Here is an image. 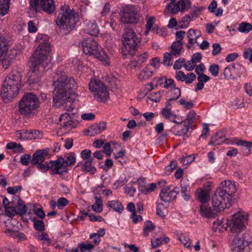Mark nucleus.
I'll use <instances>...</instances> for the list:
<instances>
[{
	"mask_svg": "<svg viewBox=\"0 0 252 252\" xmlns=\"http://www.w3.org/2000/svg\"><path fill=\"white\" fill-rule=\"evenodd\" d=\"M79 248L81 252H85L87 251L91 252L90 251L94 248V246L93 244L86 241V243H81L79 244Z\"/></svg>",
	"mask_w": 252,
	"mask_h": 252,
	"instance_id": "obj_48",
	"label": "nucleus"
},
{
	"mask_svg": "<svg viewBox=\"0 0 252 252\" xmlns=\"http://www.w3.org/2000/svg\"><path fill=\"white\" fill-rule=\"evenodd\" d=\"M180 12L187 11L191 7V2L189 0H180L178 2Z\"/></svg>",
	"mask_w": 252,
	"mask_h": 252,
	"instance_id": "obj_36",
	"label": "nucleus"
},
{
	"mask_svg": "<svg viewBox=\"0 0 252 252\" xmlns=\"http://www.w3.org/2000/svg\"><path fill=\"white\" fill-rule=\"evenodd\" d=\"M197 200L202 204H206L210 199L209 190L199 188L196 191Z\"/></svg>",
	"mask_w": 252,
	"mask_h": 252,
	"instance_id": "obj_23",
	"label": "nucleus"
},
{
	"mask_svg": "<svg viewBox=\"0 0 252 252\" xmlns=\"http://www.w3.org/2000/svg\"><path fill=\"white\" fill-rule=\"evenodd\" d=\"M184 124V127L182 128L180 130L177 131V134L178 135H186L188 132L190 131V129H192L191 126L187 124L186 121H185Z\"/></svg>",
	"mask_w": 252,
	"mask_h": 252,
	"instance_id": "obj_58",
	"label": "nucleus"
},
{
	"mask_svg": "<svg viewBox=\"0 0 252 252\" xmlns=\"http://www.w3.org/2000/svg\"><path fill=\"white\" fill-rule=\"evenodd\" d=\"M170 48L171 53L175 57H178L180 55L183 49V43L179 40H176L173 42Z\"/></svg>",
	"mask_w": 252,
	"mask_h": 252,
	"instance_id": "obj_31",
	"label": "nucleus"
},
{
	"mask_svg": "<svg viewBox=\"0 0 252 252\" xmlns=\"http://www.w3.org/2000/svg\"><path fill=\"white\" fill-rule=\"evenodd\" d=\"M190 21V17L186 15L178 22V26L180 29H186L189 27Z\"/></svg>",
	"mask_w": 252,
	"mask_h": 252,
	"instance_id": "obj_40",
	"label": "nucleus"
},
{
	"mask_svg": "<svg viewBox=\"0 0 252 252\" xmlns=\"http://www.w3.org/2000/svg\"><path fill=\"white\" fill-rule=\"evenodd\" d=\"M68 203V201L64 197H61L57 201L58 208L62 210L63 208L67 205Z\"/></svg>",
	"mask_w": 252,
	"mask_h": 252,
	"instance_id": "obj_62",
	"label": "nucleus"
},
{
	"mask_svg": "<svg viewBox=\"0 0 252 252\" xmlns=\"http://www.w3.org/2000/svg\"><path fill=\"white\" fill-rule=\"evenodd\" d=\"M7 216L11 217L17 214V208L15 206H7L5 209Z\"/></svg>",
	"mask_w": 252,
	"mask_h": 252,
	"instance_id": "obj_56",
	"label": "nucleus"
},
{
	"mask_svg": "<svg viewBox=\"0 0 252 252\" xmlns=\"http://www.w3.org/2000/svg\"><path fill=\"white\" fill-rule=\"evenodd\" d=\"M155 229V225L151 221L146 220L144 223L143 229L144 236H148L150 232L153 231Z\"/></svg>",
	"mask_w": 252,
	"mask_h": 252,
	"instance_id": "obj_33",
	"label": "nucleus"
},
{
	"mask_svg": "<svg viewBox=\"0 0 252 252\" xmlns=\"http://www.w3.org/2000/svg\"><path fill=\"white\" fill-rule=\"evenodd\" d=\"M127 182V179L126 176L124 178L121 177L117 180L113 184V189H117L123 186L125 184H126Z\"/></svg>",
	"mask_w": 252,
	"mask_h": 252,
	"instance_id": "obj_49",
	"label": "nucleus"
},
{
	"mask_svg": "<svg viewBox=\"0 0 252 252\" xmlns=\"http://www.w3.org/2000/svg\"><path fill=\"white\" fill-rule=\"evenodd\" d=\"M5 233H9L10 235L18 239L20 241H24L27 239L26 235L24 233L18 231H11L10 229H7L5 230Z\"/></svg>",
	"mask_w": 252,
	"mask_h": 252,
	"instance_id": "obj_37",
	"label": "nucleus"
},
{
	"mask_svg": "<svg viewBox=\"0 0 252 252\" xmlns=\"http://www.w3.org/2000/svg\"><path fill=\"white\" fill-rule=\"evenodd\" d=\"M106 206L109 210L112 209L114 211L120 214L122 213L124 210V206L121 202L116 200L108 201Z\"/></svg>",
	"mask_w": 252,
	"mask_h": 252,
	"instance_id": "obj_26",
	"label": "nucleus"
},
{
	"mask_svg": "<svg viewBox=\"0 0 252 252\" xmlns=\"http://www.w3.org/2000/svg\"><path fill=\"white\" fill-rule=\"evenodd\" d=\"M9 7V0H0V15H5Z\"/></svg>",
	"mask_w": 252,
	"mask_h": 252,
	"instance_id": "obj_39",
	"label": "nucleus"
},
{
	"mask_svg": "<svg viewBox=\"0 0 252 252\" xmlns=\"http://www.w3.org/2000/svg\"><path fill=\"white\" fill-rule=\"evenodd\" d=\"M250 241H252V231L247 230L243 233H238L233 238L231 250L232 252H243L245 251L246 245Z\"/></svg>",
	"mask_w": 252,
	"mask_h": 252,
	"instance_id": "obj_8",
	"label": "nucleus"
},
{
	"mask_svg": "<svg viewBox=\"0 0 252 252\" xmlns=\"http://www.w3.org/2000/svg\"><path fill=\"white\" fill-rule=\"evenodd\" d=\"M146 29H152L155 22V18L154 16L147 15L146 17Z\"/></svg>",
	"mask_w": 252,
	"mask_h": 252,
	"instance_id": "obj_57",
	"label": "nucleus"
},
{
	"mask_svg": "<svg viewBox=\"0 0 252 252\" xmlns=\"http://www.w3.org/2000/svg\"><path fill=\"white\" fill-rule=\"evenodd\" d=\"M196 75L194 73L190 72L185 74L184 81L186 84H190L196 79Z\"/></svg>",
	"mask_w": 252,
	"mask_h": 252,
	"instance_id": "obj_60",
	"label": "nucleus"
},
{
	"mask_svg": "<svg viewBox=\"0 0 252 252\" xmlns=\"http://www.w3.org/2000/svg\"><path fill=\"white\" fill-rule=\"evenodd\" d=\"M31 156L29 154H24L21 156L20 158V161L21 163L24 165H27L31 161Z\"/></svg>",
	"mask_w": 252,
	"mask_h": 252,
	"instance_id": "obj_63",
	"label": "nucleus"
},
{
	"mask_svg": "<svg viewBox=\"0 0 252 252\" xmlns=\"http://www.w3.org/2000/svg\"><path fill=\"white\" fill-rule=\"evenodd\" d=\"M59 120L61 122V125L63 128L66 129V130L72 129L77 125L70 114L67 112L62 114L59 118Z\"/></svg>",
	"mask_w": 252,
	"mask_h": 252,
	"instance_id": "obj_15",
	"label": "nucleus"
},
{
	"mask_svg": "<svg viewBox=\"0 0 252 252\" xmlns=\"http://www.w3.org/2000/svg\"><path fill=\"white\" fill-rule=\"evenodd\" d=\"M139 20V16L128 14H124L121 17L120 21L124 24H136Z\"/></svg>",
	"mask_w": 252,
	"mask_h": 252,
	"instance_id": "obj_29",
	"label": "nucleus"
},
{
	"mask_svg": "<svg viewBox=\"0 0 252 252\" xmlns=\"http://www.w3.org/2000/svg\"><path fill=\"white\" fill-rule=\"evenodd\" d=\"M21 73L12 70L4 79L1 90V96L5 103H8L17 96L21 87Z\"/></svg>",
	"mask_w": 252,
	"mask_h": 252,
	"instance_id": "obj_3",
	"label": "nucleus"
},
{
	"mask_svg": "<svg viewBox=\"0 0 252 252\" xmlns=\"http://www.w3.org/2000/svg\"><path fill=\"white\" fill-rule=\"evenodd\" d=\"M16 136L20 140H32L34 139V137L32 132L29 130L22 129L17 130L15 132Z\"/></svg>",
	"mask_w": 252,
	"mask_h": 252,
	"instance_id": "obj_30",
	"label": "nucleus"
},
{
	"mask_svg": "<svg viewBox=\"0 0 252 252\" xmlns=\"http://www.w3.org/2000/svg\"><path fill=\"white\" fill-rule=\"evenodd\" d=\"M84 32L91 35L96 36L99 33L98 25L94 20L85 21Z\"/></svg>",
	"mask_w": 252,
	"mask_h": 252,
	"instance_id": "obj_16",
	"label": "nucleus"
},
{
	"mask_svg": "<svg viewBox=\"0 0 252 252\" xmlns=\"http://www.w3.org/2000/svg\"><path fill=\"white\" fill-rule=\"evenodd\" d=\"M219 70V66L215 63L211 64L209 68V71L210 72L211 74L214 77H216L218 75Z\"/></svg>",
	"mask_w": 252,
	"mask_h": 252,
	"instance_id": "obj_55",
	"label": "nucleus"
},
{
	"mask_svg": "<svg viewBox=\"0 0 252 252\" xmlns=\"http://www.w3.org/2000/svg\"><path fill=\"white\" fill-rule=\"evenodd\" d=\"M237 145L243 146L245 148L247 154L252 152V142L243 141L242 140H238Z\"/></svg>",
	"mask_w": 252,
	"mask_h": 252,
	"instance_id": "obj_45",
	"label": "nucleus"
},
{
	"mask_svg": "<svg viewBox=\"0 0 252 252\" xmlns=\"http://www.w3.org/2000/svg\"><path fill=\"white\" fill-rule=\"evenodd\" d=\"M137 182L139 184L138 189L145 194L152 192L156 188L157 185L155 183L146 184V180L144 178L138 179Z\"/></svg>",
	"mask_w": 252,
	"mask_h": 252,
	"instance_id": "obj_17",
	"label": "nucleus"
},
{
	"mask_svg": "<svg viewBox=\"0 0 252 252\" xmlns=\"http://www.w3.org/2000/svg\"><path fill=\"white\" fill-rule=\"evenodd\" d=\"M94 57L100 60L105 65H110L111 63L110 59L101 47L95 54Z\"/></svg>",
	"mask_w": 252,
	"mask_h": 252,
	"instance_id": "obj_24",
	"label": "nucleus"
},
{
	"mask_svg": "<svg viewBox=\"0 0 252 252\" xmlns=\"http://www.w3.org/2000/svg\"><path fill=\"white\" fill-rule=\"evenodd\" d=\"M252 30V25L246 22H242L238 28V31L240 32L248 33Z\"/></svg>",
	"mask_w": 252,
	"mask_h": 252,
	"instance_id": "obj_44",
	"label": "nucleus"
},
{
	"mask_svg": "<svg viewBox=\"0 0 252 252\" xmlns=\"http://www.w3.org/2000/svg\"><path fill=\"white\" fill-rule=\"evenodd\" d=\"M106 128V123L101 122L99 124H95L91 126V136H94L95 135L100 133L105 130Z\"/></svg>",
	"mask_w": 252,
	"mask_h": 252,
	"instance_id": "obj_28",
	"label": "nucleus"
},
{
	"mask_svg": "<svg viewBox=\"0 0 252 252\" xmlns=\"http://www.w3.org/2000/svg\"><path fill=\"white\" fill-rule=\"evenodd\" d=\"M31 10L37 11L40 8L46 13L51 14L55 10V5L54 0H30Z\"/></svg>",
	"mask_w": 252,
	"mask_h": 252,
	"instance_id": "obj_10",
	"label": "nucleus"
},
{
	"mask_svg": "<svg viewBox=\"0 0 252 252\" xmlns=\"http://www.w3.org/2000/svg\"><path fill=\"white\" fill-rule=\"evenodd\" d=\"M212 203L216 212L222 211L224 209L229 208L232 206L231 201L217 190L212 196Z\"/></svg>",
	"mask_w": 252,
	"mask_h": 252,
	"instance_id": "obj_11",
	"label": "nucleus"
},
{
	"mask_svg": "<svg viewBox=\"0 0 252 252\" xmlns=\"http://www.w3.org/2000/svg\"><path fill=\"white\" fill-rule=\"evenodd\" d=\"M196 114L194 111H190L186 120L184 121V123L186 121V124L192 126Z\"/></svg>",
	"mask_w": 252,
	"mask_h": 252,
	"instance_id": "obj_59",
	"label": "nucleus"
},
{
	"mask_svg": "<svg viewBox=\"0 0 252 252\" xmlns=\"http://www.w3.org/2000/svg\"><path fill=\"white\" fill-rule=\"evenodd\" d=\"M48 154V150L47 149L36 151L32 155V158L31 159L32 164L35 165L43 162L45 159V157L47 156Z\"/></svg>",
	"mask_w": 252,
	"mask_h": 252,
	"instance_id": "obj_19",
	"label": "nucleus"
},
{
	"mask_svg": "<svg viewBox=\"0 0 252 252\" xmlns=\"http://www.w3.org/2000/svg\"><path fill=\"white\" fill-rule=\"evenodd\" d=\"M94 164L95 160L94 158L88 159L85 160L82 164L81 170L82 171L87 172L91 174H94L96 171Z\"/></svg>",
	"mask_w": 252,
	"mask_h": 252,
	"instance_id": "obj_22",
	"label": "nucleus"
},
{
	"mask_svg": "<svg viewBox=\"0 0 252 252\" xmlns=\"http://www.w3.org/2000/svg\"><path fill=\"white\" fill-rule=\"evenodd\" d=\"M235 68V65L231 64L226 67L223 71V75L224 79L229 80L233 78L232 70Z\"/></svg>",
	"mask_w": 252,
	"mask_h": 252,
	"instance_id": "obj_43",
	"label": "nucleus"
},
{
	"mask_svg": "<svg viewBox=\"0 0 252 252\" xmlns=\"http://www.w3.org/2000/svg\"><path fill=\"white\" fill-rule=\"evenodd\" d=\"M154 74V72L149 67L143 68L140 72L138 78L140 80H146Z\"/></svg>",
	"mask_w": 252,
	"mask_h": 252,
	"instance_id": "obj_34",
	"label": "nucleus"
},
{
	"mask_svg": "<svg viewBox=\"0 0 252 252\" xmlns=\"http://www.w3.org/2000/svg\"><path fill=\"white\" fill-rule=\"evenodd\" d=\"M159 197L162 201L164 203H169L176 198V195H173L170 191V187H167L161 190Z\"/></svg>",
	"mask_w": 252,
	"mask_h": 252,
	"instance_id": "obj_20",
	"label": "nucleus"
},
{
	"mask_svg": "<svg viewBox=\"0 0 252 252\" xmlns=\"http://www.w3.org/2000/svg\"><path fill=\"white\" fill-rule=\"evenodd\" d=\"M95 203L92 205L93 210L97 213H100L103 210L102 200L98 197H95Z\"/></svg>",
	"mask_w": 252,
	"mask_h": 252,
	"instance_id": "obj_42",
	"label": "nucleus"
},
{
	"mask_svg": "<svg viewBox=\"0 0 252 252\" xmlns=\"http://www.w3.org/2000/svg\"><path fill=\"white\" fill-rule=\"evenodd\" d=\"M216 190L231 201L232 195L236 191L235 183L230 180L223 181L221 183V187Z\"/></svg>",
	"mask_w": 252,
	"mask_h": 252,
	"instance_id": "obj_12",
	"label": "nucleus"
},
{
	"mask_svg": "<svg viewBox=\"0 0 252 252\" xmlns=\"http://www.w3.org/2000/svg\"><path fill=\"white\" fill-rule=\"evenodd\" d=\"M180 241L185 246V247L189 248L190 247L191 243L189 239L185 236H181L179 238Z\"/></svg>",
	"mask_w": 252,
	"mask_h": 252,
	"instance_id": "obj_64",
	"label": "nucleus"
},
{
	"mask_svg": "<svg viewBox=\"0 0 252 252\" xmlns=\"http://www.w3.org/2000/svg\"><path fill=\"white\" fill-rule=\"evenodd\" d=\"M7 50V42L4 37H0V57Z\"/></svg>",
	"mask_w": 252,
	"mask_h": 252,
	"instance_id": "obj_53",
	"label": "nucleus"
},
{
	"mask_svg": "<svg viewBox=\"0 0 252 252\" xmlns=\"http://www.w3.org/2000/svg\"><path fill=\"white\" fill-rule=\"evenodd\" d=\"M53 81L55 92L53 97L54 108H61V106L64 105V110L78 109L77 100L71 97L75 94L77 88L74 78L67 76L64 72L58 69Z\"/></svg>",
	"mask_w": 252,
	"mask_h": 252,
	"instance_id": "obj_1",
	"label": "nucleus"
},
{
	"mask_svg": "<svg viewBox=\"0 0 252 252\" xmlns=\"http://www.w3.org/2000/svg\"><path fill=\"white\" fill-rule=\"evenodd\" d=\"M33 223L34 228L38 231H43L45 230V225L43 220H38L36 217H34L30 218Z\"/></svg>",
	"mask_w": 252,
	"mask_h": 252,
	"instance_id": "obj_35",
	"label": "nucleus"
},
{
	"mask_svg": "<svg viewBox=\"0 0 252 252\" xmlns=\"http://www.w3.org/2000/svg\"><path fill=\"white\" fill-rule=\"evenodd\" d=\"M180 187L183 198L188 201L190 199V188L189 184L186 181L181 180L180 182Z\"/></svg>",
	"mask_w": 252,
	"mask_h": 252,
	"instance_id": "obj_27",
	"label": "nucleus"
},
{
	"mask_svg": "<svg viewBox=\"0 0 252 252\" xmlns=\"http://www.w3.org/2000/svg\"><path fill=\"white\" fill-rule=\"evenodd\" d=\"M201 35V32L197 30L192 29H189L187 32V37L189 42L187 44L186 47L188 49L192 47V45L197 43V39Z\"/></svg>",
	"mask_w": 252,
	"mask_h": 252,
	"instance_id": "obj_18",
	"label": "nucleus"
},
{
	"mask_svg": "<svg viewBox=\"0 0 252 252\" xmlns=\"http://www.w3.org/2000/svg\"><path fill=\"white\" fill-rule=\"evenodd\" d=\"M14 198L18 201V206L17 209V214L23 215L26 213L27 211V207L23 201H22L18 196H14Z\"/></svg>",
	"mask_w": 252,
	"mask_h": 252,
	"instance_id": "obj_32",
	"label": "nucleus"
},
{
	"mask_svg": "<svg viewBox=\"0 0 252 252\" xmlns=\"http://www.w3.org/2000/svg\"><path fill=\"white\" fill-rule=\"evenodd\" d=\"M122 41L123 55L125 56H131L135 53L138 45L140 42V39L133 29H127L123 34Z\"/></svg>",
	"mask_w": 252,
	"mask_h": 252,
	"instance_id": "obj_5",
	"label": "nucleus"
},
{
	"mask_svg": "<svg viewBox=\"0 0 252 252\" xmlns=\"http://www.w3.org/2000/svg\"><path fill=\"white\" fill-rule=\"evenodd\" d=\"M171 98L174 100H176L177 98L181 96V90L179 88L174 87L171 90Z\"/></svg>",
	"mask_w": 252,
	"mask_h": 252,
	"instance_id": "obj_52",
	"label": "nucleus"
},
{
	"mask_svg": "<svg viewBox=\"0 0 252 252\" xmlns=\"http://www.w3.org/2000/svg\"><path fill=\"white\" fill-rule=\"evenodd\" d=\"M50 51L47 43L40 44L33 55L32 68L28 73V81L30 84H35L41 80L42 72L44 69L43 63L47 60Z\"/></svg>",
	"mask_w": 252,
	"mask_h": 252,
	"instance_id": "obj_2",
	"label": "nucleus"
},
{
	"mask_svg": "<svg viewBox=\"0 0 252 252\" xmlns=\"http://www.w3.org/2000/svg\"><path fill=\"white\" fill-rule=\"evenodd\" d=\"M64 158L59 157L56 160H51L48 162L49 170L53 171V174H61L66 170H64Z\"/></svg>",
	"mask_w": 252,
	"mask_h": 252,
	"instance_id": "obj_14",
	"label": "nucleus"
},
{
	"mask_svg": "<svg viewBox=\"0 0 252 252\" xmlns=\"http://www.w3.org/2000/svg\"><path fill=\"white\" fill-rule=\"evenodd\" d=\"M173 55L170 53L166 52L163 55V63L166 66H171L173 63Z\"/></svg>",
	"mask_w": 252,
	"mask_h": 252,
	"instance_id": "obj_46",
	"label": "nucleus"
},
{
	"mask_svg": "<svg viewBox=\"0 0 252 252\" xmlns=\"http://www.w3.org/2000/svg\"><path fill=\"white\" fill-rule=\"evenodd\" d=\"M64 164H65L66 166H72L76 161L75 154L73 153H69L68 156L66 157V159H64Z\"/></svg>",
	"mask_w": 252,
	"mask_h": 252,
	"instance_id": "obj_50",
	"label": "nucleus"
},
{
	"mask_svg": "<svg viewBox=\"0 0 252 252\" xmlns=\"http://www.w3.org/2000/svg\"><path fill=\"white\" fill-rule=\"evenodd\" d=\"M196 64L191 60L188 61L184 64L185 68L188 71H192L194 69Z\"/></svg>",
	"mask_w": 252,
	"mask_h": 252,
	"instance_id": "obj_61",
	"label": "nucleus"
},
{
	"mask_svg": "<svg viewBox=\"0 0 252 252\" xmlns=\"http://www.w3.org/2000/svg\"><path fill=\"white\" fill-rule=\"evenodd\" d=\"M39 105V99L33 93H26L19 103V110H34Z\"/></svg>",
	"mask_w": 252,
	"mask_h": 252,
	"instance_id": "obj_9",
	"label": "nucleus"
},
{
	"mask_svg": "<svg viewBox=\"0 0 252 252\" xmlns=\"http://www.w3.org/2000/svg\"><path fill=\"white\" fill-rule=\"evenodd\" d=\"M35 236L39 240L46 241L47 244H50L51 243V239L49 238L48 235L45 232L42 231L41 233H37Z\"/></svg>",
	"mask_w": 252,
	"mask_h": 252,
	"instance_id": "obj_54",
	"label": "nucleus"
},
{
	"mask_svg": "<svg viewBox=\"0 0 252 252\" xmlns=\"http://www.w3.org/2000/svg\"><path fill=\"white\" fill-rule=\"evenodd\" d=\"M62 13L59 14L56 22L59 28L68 33L75 27L79 21L78 15L67 6L62 7Z\"/></svg>",
	"mask_w": 252,
	"mask_h": 252,
	"instance_id": "obj_4",
	"label": "nucleus"
},
{
	"mask_svg": "<svg viewBox=\"0 0 252 252\" xmlns=\"http://www.w3.org/2000/svg\"><path fill=\"white\" fill-rule=\"evenodd\" d=\"M139 11V8L135 5H127L126 6L123 13L138 16Z\"/></svg>",
	"mask_w": 252,
	"mask_h": 252,
	"instance_id": "obj_38",
	"label": "nucleus"
},
{
	"mask_svg": "<svg viewBox=\"0 0 252 252\" xmlns=\"http://www.w3.org/2000/svg\"><path fill=\"white\" fill-rule=\"evenodd\" d=\"M248 220V214L242 211H239L232 215V219L228 220L225 223L232 233H241L245 228V224Z\"/></svg>",
	"mask_w": 252,
	"mask_h": 252,
	"instance_id": "obj_6",
	"label": "nucleus"
},
{
	"mask_svg": "<svg viewBox=\"0 0 252 252\" xmlns=\"http://www.w3.org/2000/svg\"><path fill=\"white\" fill-rule=\"evenodd\" d=\"M216 212L214 209L212 210L208 204H202L200 206V213L202 217L208 219L215 218Z\"/></svg>",
	"mask_w": 252,
	"mask_h": 252,
	"instance_id": "obj_21",
	"label": "nucleus"
},
{
	"mask_svg": "<svg viewBox=\"0 0 252 252\" xmlns=\"http://www.w3.org/2000/svg\"><path fill=\"white\" fill-rule=\"evenodd\" d=\"M160 97V92L151 94L150 96L147 99V104H150L152 102H154L156 105H157V103L159 101Z\"/></svg>",
	"mask_w": 252,
	"mask_h": 252,
	"instance_id": "obj_41",
	"label": "nucleus"
},
{
	"mask_svg": "<svg viewBox=\"0 0 252 252\" xmlns=\"http://www.w3.org/2000/svg\"><path fill=\"white\" fill-rule=\"evenodd\" d=\"M162 115L165 118L174 123L181 124L183 123L182 117L175 114L173 111H162Z\"/></svg>",
	"mask_w": 252,
	"mask_h": 252,
	"instance_id": "obj_25",
	"label": "nucleus"
},
{
	"mask_svg": "<svg viewBox=\"0 0 252 252\" xmlns=\"http://www.w3.org/2000/svg\"><path fill=\"white\" fill-rule=\"evenodd\" d=\"M89 86L90 90L97 100L104 102L109 99L108 90L100 80L95 78L92 79Z\"/></svg>",
	"mask_w": 252,
	"mask_h": 252,
	"instance_id": "obj_7",
	"label": "nucleus"
},
{
	"mask_svg": "<svg viewBox=\"0 0 252 252\" xmlns=\"http://www.w3.org/2000/svg\"><path fill=\"white\" fill-rule=\"evenodd\" d=\"M178 102L180 105L183 106L185 108L187 109H190L192 108L194 105L192 101H187L184 98L180 99Z\"/></svg>",
	"mask_w": 252,
	"mask_h": 252,
	"instance_id": "obj_51",
	"label": "nucleus"
},
{
	"mask_svg": "<svg viewBox=\"0 0 252 252\" xmlns=\"http://www.w3.org/2000/svg\"><path fill=\"white\" fill-rule=\"evenodd\" d=\"M82 47L84 54L94 56L101 46L92 37H89L82 41Z\"/></svg>",
	"mask_w": 252,
	"mask_h": 252,
	"instance_id": "obj_13",
	"label": "nucleus"
},
{
	"mask_svg": "<svg viewBox=\"0 0 252 252\" xmlns=\"http://www.w3.org/2000/svg\"><path fill=\"white\" fill-rule=\"evenodd\" d=\"M166 8L168 11L172 14H176L180 11L178 3L174 2H170L166 6Z\"/></svg>",
	"mask_w": 252,
	"mask_h": 252,
	"instance_id": "obj_47",
	"label": "nucleus"
}]
</instances>
